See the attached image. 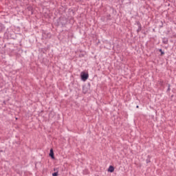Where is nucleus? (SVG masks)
Listing matches in <instances>:
<instances>
[{
	"label": "nucleus",
	"instance_id": "nucleus-8",
	"mask_svg": "<svg viewBox=\"0 0 176 176\" xmlns=\"http://www.w3.org/2000/svg\"><path fill=\"white\" fill-rule=\"evenodd\" d=\"M140 31H141V26L139 25V28L138 29V32H140Z\"/></svg>",
	"mask_w": 176,
	"mask_h": 176
},
{
	"label": "nucleus",
	"instance_id": "nucleus-1",
	"mask_svg": "<svg viewBox=\"0 0 176 176\" xmlns=\"http://www.w3.org/2000/svg\"><path fill=\"white\" fill-rule=\"evenodd\" d=\"M80 76L82 80H83L84 82H86V80L89 79V74H86L85 73V72H82Z\"/></svg>",
	"mask_w": 176,
	"mask_h": 176
},
{
	"label": "nucleus",
	"instance_id": "nucleus-7",
	"mask_svg": "<svg viewBox=\"0 0 176 176\" xmlns=\"http://www.w3.org/2000/svg\"><path fill=\"white\" fill-rule=\"evenodd\" d=\"M57 175H58V172H55L52 173V176H57Z\"/></svg>",
	"mask_w": 176,
	"mask_h": 176
},
{
	"label": "nucleus",
	"instance_id": "nucleus-9",
	"mask_svg": "<svg viewBox=\"0 0 176 176\" xmlns=\"http://www.w3.org/2000/svg\"><path fill=\"white\" fill-rule=\"evenodd\" d=\"M20 46H21V41H19Z\"/></svg>",
	"mask_w": 176,
	"mask_h": 176
},
{
	"label": "nucleus",
	"instance_id": "nucleus-4",
	"mask_svg": "<svg viewBox=\"0 0 176 176\" xmlns=\"http://www.w3.org/2000/svg\"><path fill=\"white\" fill-rule=\"evenodd\" d=\"M163 43H164L165 45H167V43H168V40H167L166 38H164Z\"/></svg>",
	"mask_w": 176,
	"mask_h": 176
},
{
	"label": "nucleus",
	"instance_id": "nucleus-2",
	"mask_svg": "<svg viewBox=\"0 0 176 176\" xmlns=\"http://www.w3.org/2000/svg\"><path fill=\"white\" fill-rule=\"evenodd\" d=\"M50 156L52 159H54V153L53 152V148L50 149Z\"/></svg>",
	"mask_w": 176,
	"mask_h": 176
},
{
	"label": "nucleus",
	"instance_id": "nucleus-10",
	"mask_svg": "<svg viewBox=\"0 0 176 176\" xmlns=\"http://www.w3.org/2000/svg\"><path fill=\"white\" fill-rule=\"evenodd\" d=\"M168 90L170 91V85H168Z\"/></svg>",
	"mask_w": 176,
	"mask_h": 176
},
{
	"label": "nucleus",
	"instance_id": "nucleus-11",
	"mask_svg": "<svg viewBox=\"0 0 176 176\" xmlns=\"http://www.w3.org/2000/svg\"><path fill=\"white\" fill-rule=\"evenodd\" d=\"M3 104H6V102L5 100L3 101Z\"/></svg>",
	"mask_w": 176,
	"mask_h": 176
},
{
	"label": "nucleus",
	"instance_id": "nucleus-5",
	"mask_svg": "<svg viewBox=\"0 0 176 176\" xmlns=\"http://www.w3.org/2000/svg\"><path fill=\"white\" fill-rule=\"evenodd\" d=\"M16 56L17 58H20V57H21V54L17 53V54H16Z\"/></svg>",
	"mask_w": 176,
	"mask_h": 176
},
{
	"label": "nucleus",
	"instance_id": "nucleus-3",
	"mask_svg": "<svg viewBox=\"0 0 176 176\" xmlns=\"http://www.w3.org/2000/svg\"><path fill=\"white\" fill-rule=\"evenodd\" d=\"M108 171H109L110 173H113V171H115V168H113V166H110Z\"/></svg>",
	"mask_w": 176,
	"mask_h": 176
},
{
	"label": "nucleus",
	"instance_id": "nucleus-6",
	"mask_svg": "<svg viewBox=\"0 0 176 176\" xmlns=\"http://www.w3.org/2000/svg\"><path fill=\"white\" fill-rule=\"evenodd\" d=\"M161 53V56H163L164 54V52H163V50H162V49H160L159 50Z\"/></svg>",
	"mask_w": 176,
	"mask_h": 176
},
{
	"label": "nucleus",
	"instance_id": "nucleus-12",
	"mask_svg": "<svg viewBox=\"0 0 176 176\" xmlns=\"http://www.w3.org/2000/svg\"><path fill=\"white\" fill-rule=\"evenodd\" d=\"M136 108H139V107H138V106H137V107H136Z\"/></svg>",
	"mask_w": 176,
	"mask_h": 176
}]
</instances>
